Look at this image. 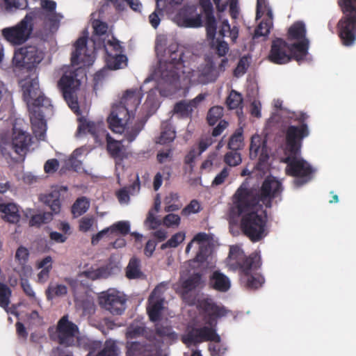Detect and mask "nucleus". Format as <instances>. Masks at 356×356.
<instances>
[{
  "label": "nucleus",
  "mask_w": 356,
  "mask_h": 356,
  "mask_svg": "<svg viewBox=\"0 0 356 356\" xmlns=\"http://www.w3.org/2000/svg\"><path fill=\"white\" fill-rule=\"evenodd\" d=\"M282 183L273 177H266L259 189L243 182L232 197L229 207L230 217L242 216L241 228L251 241L258 242L267 235V211L273 199L282 192Z\"/></svg>",
  "instance_id": "f257e3e1"
},
{
  "label": "nucleus",
  "mask_w": 356,
  "mask_h": 356,
  "mask_svg": "<svg viewBox=\"0 0 356 356\" xmlns=\"http://www.w3.org/2000/svg\"><path fill=\"white\" fill-rule=\"evenodd\" d=\"M21 87L23 99L29 110L33 132L38 140H44L47 131L45 116L52 113L51 101L40 90L37 76L24 79Z\"/></svg>",
  "instance_id": "f03ea898"
},
{
  "label": "nucleus",
  "mask_w": 356,
  "mask_h": 356,
  "mask_svg": "<svg viewBox=\"0 0 356 356\" xmlns=\"http://www.w3.org/2000/svg\"><path fill=\"white\" fill-rule=\"evenodd\" d=\"M197 309L205 315L207 323L211 327H188L181 337V341L188 347L197 346L204 341L218 342L220 337L212 327L218 318L227 316L228 310L222 305H218L211 298L199 299Z\"/></svg>",
  "instance_id": "7ed1b4c3"
},
{
  "label": "nucleus",
  "mask_w": 356,
  "mask_h": 356,
  "mask_svg": "<svg viewBox=\"0 0 356 356\" xmlns=\"http://www.w3.org/2000/svg\"><path fill=\"white\" fill-rule=\"evenodd\" d=\"M228 265L233 270H239L241 281L246 289L256 290L264 283V277L253 271L261 267V257L257 252L247 257L238 246H231L229 252Z\"/></svg>",
  "instance_id": "20e7f679"
},
{
  "label": "nucleus",
  "mask_w": 356,
  "mask_h": 356,
  "mask_svg": "<svg viewBox=\"0 0 356 356\" xmlns=\"http://www.w3.org/2000/svg\"><path fill=\"white\" fill-rule=\"evenodd\" d=\"M77 135L90 134L96 142L99 141L101 136L105 135L106 140V150L109 156L115 160L116 163L125 158V149L121 140H115L104 129L103 122H95L88 120L83 116L78 118Z\"/></svg>",
  "instance_id": "39448f33"
},
{
  "label": "nucleus",
  "mask_w": 356,
  "mask_h": 356,
  "mask_svg": "<svg viewBox=\"0 0 356 356\" xmlns=\"http://www.w3.org/2000/svg\"><path fill=\"white\" fill-rule=\"evenodd\" d=\"M43 12L40 8H35L26 13L24 17L16 25L2 30L3 38L14 45H21L31 37L34 23L37 18H41Z\"/></svg>",
  "instance_id": "423d86ee"
},
{
  "label": "nucleus",
  "mask_w": 356,
  "mask_h": 356,
  "mask_svg": "<svg viewBox=\"0 0 356 356\" xmlns=\"http://www.w3.org/2000/svg\"><path fill=\"white\" fill-rule=\"evenodd\" d=\"M169 58L161 65V79L170 85L179 83L180 74L184 73V50L177 43L169 45L166 50Z\"/></svg>",
  "instance_id": "0eeeda50"
},
{
  "label": "nucleus",
  "mask_w": 356,
  "mask_h": 356,
  "mask_svg": "<svg viewBox=\"0 0 356 356\" xmlns=\"http://www.w3.org/2000/svg\"><path fill=\"white\" fill-rule=\"evenodd\" d=\"M282 162L286 164V174L296 178L294 181L296 186H302L312 179L315 170L301 157V152L284 154Z\"/></svg>",
  "instance_id": "6e6552de"
},
{
  "label": "nucleus",
  "mask_w": 356,
  "mask_h": 356,
  "mask_svg": "<svg viewBox=\"0 0 356 356\" xmlns=\"http://www.w3.org/2000/svg\"><path fill=\"white\" fill-rule=\"evenodd\" d=\"M67 191V186H56L50 193L41 195L40 201L47 206L51 212L33 215L29 220L30 226L40 227L42 224L48 223L52 220L53 214L59 213L61 209L62 193Z\"/></svg>",
  "instance_id": "1a4fd4ad"
},
{
  "label": "nucleus",
  "mask_w": 356,
  "mask_h": 356,
  "mask_svg": "<svg viewBox=\"0 0 356 356\" xmlns=\"http://www.w3.org/2000/svg\"><path fill=\"white\" fill-rule=\"evenodd\" d=\"M79 70L66 71L57 83L58 90L72 108L78 107L76 92L81 86V81L77 77Z\"/></svg>",
  "instance_id": "9d476101"
},
{
  "label": "nucleus",
  "mask_w": 356,
  "mask_h": 356,
  "mask_svg": "<svg viewBox=\"0 0 356 356\" xmlns=\"http://www.w3.org/2000/svg\"><path fill=\"white\" fill-rule=\"evenodd\" d=\"M309 135L307 124L289 125L285 131V148L284 153L300 152L302 140Z\"/></svg>",
  "instance_id": "9b49d317"
},
{
  "label": "nucleus",
  "mask_w": 356,
  "mask_h": 356,
  "mask_svg": "<svg viewBox=\"0 0 356 356\" xmlns=\"http://www.w3.org/2000/svg\"><path fill=\"white\" fill-rule=\"evenodd\" d=\"M134 115V112L120 104L113 106L107 118L109 129L114 133H123L130 117Z\"/></svg>",
  "instance_id": "f8f14e48"
},
{
  "label": "nucleus",
  "mask_w": 356,
  "mask_h": 356,
  "mask_svg": "<svg viewBox=\"0 0 356 356\" xmlns=\"http://www.w3.org/2000/svg\"><path fill=\"white\" fill-rule=\"evenodd\" d=\"M99 305L113 315H120L125 309L126 299L119 291L108 290L99 298Z\"/></svg>",
  "instance_id": "ddd939ff"
},
{
  "label": "nucleus",
  "mask_w": 356,
  "mask_h": 356,
  "mask_svg": "<svg viewBox=\"0 0 356 356\" xmlns=\"http://www.w3.org/2000/svg\"><path fill=\"white\" fill-rule=\"evenodd\" d=\"M337 28L342 44L346 47L353 45L356 40V16L343 14Z\"/></svg>",
  "instance_id": "4468645a"
},
{
  "label": "nucleus",
  "mask_w": 356,
  "mask_h": 356,
  "mask_svg": "<svg viewBox=\"0 0 356 356\" xmlns=\"http://www.w3.org/2000/svg\"><path fill=\"white\" fill-rule=\"evenodd\" d=\"M79 332L76 324L70 321L67 315L63 316L58 322L56 327L57 339L59 344L65 347L75 344V336Z\"/></svg>",
  "instance_id": "2eb2a0df"
},
{
  "label": "nucleus",
  "mask_w": 356,
  "mask_h": 356,
  "mask_svg": "<svg viewBox=\"0 0 356 356\" xmlns=\"http://www.w3.org/2000/svg\"><path fill=\"white\" fill-rule=\"evenodd\" d=\"M3 143L10 146L17 154L22 155L26 154L31 144V136L26 131L14 126L11 139Z\"/></svg>",
  "instance_id": "dca6fc26"
},
{
  "label": "nucleus",
  "mask_w": 356,
  "mask_h": 356,
  "mask_svg": "<svg viewBox=\"0 0 356 356\" xmlns=\"http://www.w3.org/2000/svg\"><path fill=\"white\" fill-rule=\"evenodd\" d=\"M268 60L275 64L282 65L291 60L289 54V44L281 38H276L272 42Z\"/></svg>",
  "instance_id": "f3484780"
},
{
  "label": "nucleus",
  "mask_w": 356,
  "mask_h": 356,
  "mask_svg": "<svg viewBox=\"0 0 356 356\" xmlns=\"http://www.w3.org/2000/svg\"><path fill=\"white\" fill-rule=\"evenodd\" d=\"M194 76L200 84H207L216 81L219 76V72L211 59H208L205 64L201 65L195 72Z\"/></svg>",
  "instance_id": "a211bd4d"
},
{
  "label": "nucleus",
  "mask_w": 356,
  "mask_h": 356,
  "mask_svg": "<svg viewBox=\"0 0 356 356\" xmlns=\"http://www.w3.org/2000/svg\"><path fill=\"white\" fill-rule=\"evenodd\" d=\"M202 274L200 273H194L181 284V298L189 304L193 303V298L189 300V293L197 288H202L204 286Z\"/></svg>",
  "instance_id": "6ab92c4d"
},
{
  "label": "nucleus",
  "mask_w": 356,
  "mask_h": 356,
  "mask_svg": "<svg viewBox=\"0 0 356 356\" xmlns=\"http://www.w3.org/2000/svg\"><path fill=\"white\" fill-rule=\"evenodd\" d=\"M259 156V163L260 164L264 163L269 159L266 141L258 136L254 135L251 138L250 145V157L252 159H256Z\"/></svg>",
  "instance_id": "aec40b11"
},
{
  "label": "nucleus",
  "mask_w": 356,
  "mask_h": 356,
  "mask_svg": "<svg viewBox=\"0 0 356 356\" xmlns=\"http://www.w3.org/2000/svg\"><path fill=\"white\" fill-rule=\"evenodd\" d=\"M87 36H81L74 43L75 50L72 52L71 56V63L72 65H78L83 63V65H90L93 62L92 57L90 55H85L86 59L81 58L82 51L86 49L87 46Z\"/></svg>",
  "instance_id": "412c9836"
},
{
  "label": "nucleus",
  "mask_w": 356,
  "mask_h": 356,
  "mask_svg": "<svg viewBox=\"0 0 356 356\" xmlns=\"http://www.w3.org/2000/svg\"><path fill=\"white\" fill-rule=\"evenodd\" d=\"M159 287L153 291L152 295L148 299V305L147 306V312L149 320L152 322H156L160 320L162 310L163 309V299L154 298L153 295L156 292Z\"/></svg>",
  "instance_id": "4be33fe9"
},
{
  "label": "nucleus",
  "mask_w": 356,
  "mask_h": 356,
  "mask_svg": "<svg viewBox=\"0 0 356 356\" xmlns=\"http://www.w3.org/2000/svg\"><path fill=\"white\" fill-rule=\"evenodd\" d=\"M40 5L41 8L43 10H45L47 13H45L43 10H42L43 12V15H42V17L39 19H43L45 24L49 22L50 28L57 26L58 20L57 19L56 13L55 12L56 8V3L51 0H43L41 1Z\"/></svg>",
  "instance_id": "5701e85b"
},
{
  "label": "nucleus",
  "mask_w": 356,
  "mask_h": 356,
  "mask_svg": "<svg viewBox=\"0 0 356 356\" xmlns=\"http://www.w3.org/2000/svg\"><path fill=\"white\" fill-rule=\"evenodd\" d=\"M209 284L211 288L220 292H226L231 286L229 279L219 270L213 272L209 277Z\"/></svg>",
  "instance_id": "b1692460"
},
{
  "label": "nucleus",
  "mask_w": 356,
  "mask_h": 356,
  "mask_svg": "<svg viewBox=\"0 0 356 356\" xmlns=\"http://www.w3.org/2000/svg\"><path fill=\"white\" fill-rule=\"evenodd\" d=\"M142 97L140 91L138 89L127 90L123 95L120 104L135 113L140 104Z\"/></svg>",
  "instance_id": "393cba45"
},
{
  "label": "nucleus",
  "mask_w": 356,
  "mask_h": 356,
  "mask_svg": "<svg viewBox=\"0 0 356 356\" xmlns=\"http://www.w3.org/2000/svg\"><path fill=\"white\" fill-rule=\"evenodd\" d=\"M0 212L3 215L2 218L10 223H17L20 220L17 206L14 203H0Z\"/></svg>",
  "instance_id": "a878e982"
},
{
  "label": "nucleus",
  "mask_w": 356,
  "mask_h": 356,
  "mask_svg": "<svg viewBox=\"0 0 356 356\" xmlns=\"http://www.w3.org/2000/svg\"><path fill=\"white\" fill-rule=\"evenodd\" d=\"M28 64V70H31L39 64L44 58V53L35 46L23 47Z\"/></svg>",
  "instance_id": "bb28decb"
},
{
  "label": "nucleus",
  "mask_w": 356,
  "mask_h": 356,
  "mask_svg": "<svg viewBox=\"0 0 356 356\" xmlns=\"http://www.w3.org/2000/svg\"><path fill=\"white\" fill-rule=\"evenodd\" d=\"M308 45L309 43L307 39H304L296 43L289 44V54L291 56V59L294 58L298 62L304 60L307 54Z\"/></svg>",
  "instance_id": "cd10ccee"
},
{
  "label": "nucleus",
  "mask_w": 356,
  "mask_h": 356,
  "mask_svg": "<svg viewBox=\"0 0 356 356\" xmlns=\"http://www.w3.org/2000/svg\"><path fill=\"white\" fill-rule=\"evenodd\" d=\"M27 6L28 3L25 0H0V13H13Z\"/></svg>",
  "instance_id": "c85d7f7f"
},
{
  "label": "nucleus",
  "mask_w": 356,
  "mask_h": 356,
  "mask_svg": "<svg viewBox=\"0 0 356 356\" xmlns=\"http://www.w3.org/2000/svg\"><path fill=\"white\" fill-rule=\"evenodd\" d=\"M106 65L111 70H119L127 65V57L124 54H113L106 50Z\"/></svg>",
  "instance_id": "c756f323"
},
{
  "label": "nucleus",
  "mask_w": 356,
  "mask_h": 356,
  "mask_svg": "<svg viewBox=\"0 0 356 356\" xmlns=\"http://www.w3.org/2000/svg\"><path fill=\"white\" fill-rule=\"evenodd\" d=\"M143 275L140 270V260L136 257H132L126 268V276L129 279L140 278Z\"/></svg>",
  "instance_id": "7c9ffc66"
},
{
  "label": "nucleus",
  "mask_w": 356,
  "mask_h": 356,
  "mask_svg": "<svg viewBox=\"0 0 356 356\" xmlns=\"http://www.w3.org/2000/svg\"><path fill=\"white\" fill-rule=\"evenodd\" d=\"M86 278L95 280L100 278H107L111 275L108 266H102L97 269H88L81 273Z\"/></svg>",
  "instance_id": "2f4dec72"
},
{
  "label": "nucleus",
  "mask_w": 356,
  "mask_h": 356,
  "mask_svg": "<svg viewBox=\"0 0 356 356\" xmlns=\"http://www.w3.org/2000/svg\"><path fill=\"white\" fill-rule=\"evenodd\" d=\"M305 26L302 22H295L288 31V38L289 40L305 39Z\"/></svg>",
  "instance_id": "473e14b6"
},
{
  "label": "nucleus",
  "mask_w": 356,
  "mask_h": 356,
  "mask_svg": "<svg viewBox=\"0 0 356 356\" xmlns=\"http://www.w3.org/2000/svg\"><path fill=\"white\" fill-rule=\"evenodd\" d=\"M173 111L181 118H191L193 108L189 102L181 100L175 104Z\"/></svg>",
  "instance_id": "72a5a7b5"
},
{
  "label": "nucleus",
  "mask_w": 356,
  "mask_h": 356,
  "mask_svg": "<svg viewBox=\"0 0 356 356\" xmlns=\"http://www.w3.org/2000/svg\"><path fill=\"white\" fill-rule=\"evenodd\" d=\"M90 207V202L86 197H79L72 207V212L76 216L85 213Z\"/></svg>",
  "instance_id": "f704fd0d"
},
{
  "label": "nucleus",
  "mask_w": 356,
  "mask_h": 356,
  "mask_svg": "<svg viewBox=\"0 0 356 356\" xmlns=\"http://www.w3.org/2000/svg\"><path fill=\"white\" fill-rule=\"evenodd\" d=\"M67 293V288L64 284H49L45 291L47 298L52 300L55 297H59L66 295Z\"/></svg>",
  "instance_id": "c9c22d12"
},
{
  "label": "nucleus",
  "mask_w": 356,
  "mask_h": 356,
  "mask_svg": "<svg viewBox=\"0 0 356 356\" xmlns=\"http://www.w3.org/2000/svg\"><path fill=\"white\" fill-rule=\"evenodd\" d=\"M217 23L213 15L206 16V31L207 36L209 40H211V47L214 44V40L216 33Z\"/></svg>",
  "instance_id": "e433bc0d"
},
{
  "label": "nucleus",
  "mask_w": 356,
  "mask_h": 356,
  "mask_svg": "<svg viewBox=\"0 0 356 356\" xmlns=\"http://www.w3.org/2000/svg\"><path fill=\"white\" fill-rule=\"evenodd\" d=\"M243 97L241 93L232 90L226 99V104L229 110L238 108L243 104Z\"/></svg>",
  "instance_id": "4c0bfd02"
},
{
  "label": "nucleus",
  "mask_w": 356,
  "mask_h": 356,
  "mask_svg": "<svg viewBox=\"0 0 356 356\" xmlns=\"http://www.w3.org/2000/svg\"><path fill=\"white\" fill-rule=\"evenodd\" d=\"M155 333L157 336L161 338H166L170 340H175L177 339V334L173 331L171 326H164L161 324L157 323L155 325Z\"/></svg>",
  "instance_id": "58836bf2"
},
{
  "label": "nucleus",
  "mask_w": 356,
  "mask_h": 356,
  "mask_svg": "<svg viewBox=\"0 0 356 356\" xmlns=\"http://www.w3.org/2000/svg\"><path fill=\"white\" fill-rule=\"evenodd\" d=\"M243 146V131L241 129L236 130L234 134L231 136L228 143V148L237 151Z\"/></svg>",
  "instance_id": "ea45409f"
},
{
  "label": "nucleus",
  "mask_w": 356,
  "mask_h": 356,
  "mask_svg": "<svg viewBox=\"0 0 356 356\" xmlns=\"http://www.w3.org/2000/svg\"><path fill=\"white\" fill-rule=\"evenodd\" d=\"M176 137L175 131L169 126L162 128L161 135L157 138L156 143L161 145H165L171 143Z\"/></svg>",
  "instance_id": "a19ab883"
},
{
  "label": "nucleus",
  "mask_w": 356,
  "mask_h": 356,
  "mask_svg": "<svg viewBox=\"0 0 356 356\" xmlns=\"http://www.w3.org/2000/svg\"><path fill=\"white\" fill-rule=\"evenodd\" d=\"M337 3L343 14L356 16V0H338Z\"/></svg>",
  "instance_id": "79ce46f5"
},
{
  "label": "nucleus",
  "mask_w": 356,
  "mask_h": 356,
  "mask_svg": "<svg viewBox=\"0 0 356 356\" xmlns=\"http://www.w3.org/2000/svg\"><path fill=\"white\" fill-rule=\"evenodd\" d=\"M223 108L216 106L211 107L207 113V120L209 125H214L223 115Z\"/></svg>",
  "instance_id": "37998d69"
},
{
  "label": "nucleus",
  "mask_w": 356,
  "mask_h": 356,
  "mask_svg": "<svg viewBox=\"0 0 356 356\" xmlns=\"http://www.w3.org/2000/svg\"><path fill=\"white\" fill-rule=\"evenodd\" d=\"M111 234H120L126 236L130 231V225L127 221H119L108 227Z\"/></svg>",
  "instance_id": "c03bdc74"
},
{
  "label": "nucleus",
  "mask_w": 356,
  "mask_h": 356,
  "mask_svg": "<svg viewBox=\"0 0 356 356\" xmlns=\"http://www.w3.org/2000/svg\"><path fill=\"white\" fill-rule=\"evenodd\" d=\"M250 57L246 56L241 57L239 59L236 68L234 70V72H233L234 76L235 77L238 78V77H241L243 75H244L246 73V72L250 66Z\"/></svg>",
  "instance_id": "a18cd8bd"
},
{
  "label": "nucleus",
  "mask_w": 356,
  "mask_h": 356,
  "mask_svg": "<svg viewBox=\"0 0 356 356\" xmlns=\"http://www.w3.org/2000/svg\"><path fill=\"white\" fill-rule=\"evenodd\" d=\"M208 350L211 356H225L227 352V347L225 344L218 342H211L209 344Z\"/></svg>",
  "instance_id": "49530a36"
},
{
  "label": "nucleus",
  "mask_w": 356,
  "mask_h": 356,
  "mask_svg": "<svg viewBox=\"0 0 356 356\" xmlns=\"http://www.w3.org/2000/svg\"><path fill=\"white\" fill-rule=\"evenodd\" d=\"M143 128V124L140 122H136L134 126H132L131 128L127 127L125 128L124 132V138L129 142L131 143L133 142L137 136L139 134L140 131Z\"/></svg>",
  "instance_id": "de8ad7c7"
},
{
  "label": "nucleus",
  "mask_w": 356,
  "mask_h": 356,
  "mask_svg": "<svg viewBox=\"0 0 356 356\" xmlns=\"http://www.w3.org/2000/svg\"><path fill=\"white\" fill-rule=\"evenodd\" d=\"M185 239V233L182 232H177L172 235L171 238L165 243L162 244V250L168 248H177Z\"/></svg>",
  "instance_id": "09e8293b"
},
{
  "label": "nucleus",
  "mask_w": 356,
  "mask_h": 356,
  "mask_svg": "<svg viewBox=\"0 0 356 356\" xmlns=\"http://www.w3.org/2000/svg\"><path fill=\"white\" fill-rule=\"evenodd\" d=\"M242 161L241 154L236 151L228 152L225 154L224 162L229 167L238 165Z\"/></svg>",
  "instance_id": "8fccbe9b"
},
{
  "label": "nucleus",
  "mask_w": 356,
  "mask_h": 356,
  "mask_svg": "<svg viewBox=\"0 0 356 356\" xmlns=\"http://www.w3.org/2000/svg\"><path fill=\"white\" fill-rule=\"evenodd\" d=\"M11 290L5 284L0 282V307L6 309L10 304Z\"/></svg>",
  "instance_id": "3c124183"
},
{
  "label": "nucleus",
  "mask_w": 356,
  "mask_h": 356,
  "mask_svg": "<svg viewBox=\"0 0 356 356\" xmlns=\"http://www.w3.org/2000/svg\"><path fill=\"white\" fill-rule=\"evenodd\" d=\"M25 54V52L23 51V47L19 51H15L13 58V63L16 67L28 70V64L26 63Z\"/></svg>",
  "instance_id": "603ef678"
},
{
  "label": "nucleus",
  "mask_w": 356,
  "mask_h": 356,
  "mask_svg": "<svg viewBox=\"0 0 356 356\" xmlns=\"http://www.w3.org/2000/svg\"><path fill=\"white\" fill-rule=\"evenodd\" d=\"M230 173V169L227 167H224L222 170L215 177L211 182L212 186H218L225 183Z\"/></svg>",
  "instance_id": "864d4df0"
},
{
  "label": "nucleus",
  "mask_w": 356,
  "mask_h": 356,
  "mask_svg": "<svg viewBox=\"0 0 356 356\" xmlns=\"http://www.w3.org/2000/svg\"><path fill=\"white\" fill-rule=\"evenodd\" d=\"M273 25L264 19L259 23L254 31L256 37L267 36L270 32Z\"/></svg>",
  "instance_id": "5fc2aeb1"
},
{
  "label": "nucleus",
  "mask_w": 356,
  "mask_h": 356,
  "mask_svg": "<svg viewBox=\"0 0 356 356\" xmlns=\"http://www.w3.org/2000/svg\"><path fill=\"white\" fill-rule=\"evenodd\" d=\"M211 48L215 49L216 54L220 57L225 56L229 50L228 44L219 39H217L216 40H214V44Z\"/></svg>",
  "instance_id": "6e6d98bb"
},
{
  "label": "nucleus",
  "mask_w": 356,
  "mask_h": 356,
  "mask_svg": "<svg viewBox=\"0 0 356 356\" xmlns=\"http://www.w3.org/2000/svg\"><path fill=\"white\" fill-rule=\"evenodd\" d=\"M201 207L199 202L196 200H193L190 203L182 209L181 214L183 216H188L191 213H195L200 211Z\"/></svg>",
  "instance_id": "4d7b16f0"
},
{
  "label": "nucleus",
  "mask_w": 356,
  "mask_h": 356,
  "mask_svg": "<svg viewBox=\"0 0 356 356\" xmlns=\"http://www.w3.org/2000/svg\"><path fill=\"white\" fill-rule=\"evenodd\" d=\"M92 27L94 29V33L99 36L105 35L108 30L107 24L99 19H95L92 22Z\"/></svg>",
  "instance_id": "13d9d810"
},
{
  "label": "nucleus",
  "mask_w": 356,
  "mask_h": 356,
  "mask_svg": "<svg viewBox=\"0 0 356 356\" xmlns=\"http://www.w3.org/2000/svg\"><path fill=\"white\" fill-rule=\"evenodd\" d=\"M181 222L180 217L174 213H169L166 215L163 220V225L168 227L172 226H179Z\"/></svg>",
  "instance_id": "bf43d9fd"
},
{
  "label": "nucleus",
  "mask_w": 356,
  "mask_h": 356,
  "mask_svg": "<svg viewBox=\"0 0 356 356\" xmlns=\"http://www.w3.org/2000/svg\"><path fill=\"white\" fill-rule=\"evenodd\" d=\"M145 224L149 226L151 229H155L161 225V221L156 218L155 212H154L152 209L149 210L148 212Z\"/></svg>",
  "instance_id": "052dcab7"
},
{
  "label": "nucleus",
  "mask_w": 356,
  "mask_h": 356,
  "mask_svg": "<svg viewBox=\"0 0 356 356\" xmlns=\"http://www.w3.org/2000/svg\"><path fill=\"white\" fill-rule=\"evenodd\" d=\"M213 143L211 136H202L198 142V155L204 152Z\"/></svg>",
  "instance_id": "680f3d73"
},
{
  "label": "nucleus",
  "mask_w": 356,
  "mask_h": 356,
  "mask_svg": "<svg viewBox=\"0 0 356 356\" xmlns=\"http://www.w3.org/2000/svg\"><path fill=\"white\" fill-rule=\"evenodd\" d=\"M96 356H117L115 344L106 342L104 348Z\"/></svg>",
  "instance_id": "e2e57ef3"
},
{
  "label": "nucleus",
  "mask_w": 356,
  "mask_h": 356,
  "mask_svg": "<svg viewBox=\"0 0 356 356\" xmlns=\"http://www.w3.org/2000/svg\"><path fill=\"white\" fill-rule=\"evenodd\" d=\"M29 252L26 248L20 246L17 248L15 253V258L20 264H25L29 259Z\"/></svg>",
  "instance_id": "0e129e2a"
},
{
  "label": "nucleus",
  "mask_w": 356,
  "mask_h": 356,
  "mask_svg": "<svg viewBox=\"0 0 356 356\" xmlns=\"http://www.w3.org/2000/svg\"><path fill=\"white\" fill-rule=\"evenodd\" d=\"M107 44L109 49H106V51L108 50L113 54H122L123 48L118 40H108Z\"/></svg>",
  "instance_id": "69168bd1"
},
{
  "label": "nucleus",
  "mask_w": 356,
  "mask_h": 356,
  "mask_svg": "<svg viewBox=\"0 0 356 356\" xmlns=\"http://www.w3.org/2000/svg\"><path fill=\"white\" fill-rule=\"evenodd\" d=\"M94 223L93 217H83L79 222V230L86 232L90 229Z\"/></svg>",
  "instance_id": "338daca9"
},
{
  "label": "nucleus",
  "mask_w": 356,
  "mask_h": 356,
  "mask_svg": "<svg viewBox=\"0 0 356 356\" xmlns=\"http://www.w3.org/2000/svg\"><path fill=\"white\" fill-rule=\"evenodd\" d=\"M172 151L168 149L166 151H159L156 155L157 161L159 163H164L167 161H172Z\"/></svg>",
  "instance_id": "774afa93"
}]
</instances>
